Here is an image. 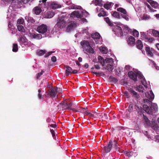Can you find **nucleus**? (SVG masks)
<instances>
[{"mask_svg": "<svg viewBox=\"0 0 159 159\" xmlns=\"http://www.w3.org/2000/svg\"><path fill=\"white\" fill-rule=\"evenodd\" d=\"M80 44L84 52L86 54H93L94 52L93 49L90 46L87 40H83L80 42Z\"/></svg>", "mask_w": 159, "mask_h": 159, "instance_id": "nucleus-1", "label": "nucleus"}, {"mask_svg": "<svg viewBox=\"0 0 159 159\" xmlns=\"http://www.w3.org/2000/svg\"><path fill=\"white\" fill-rule=\"evenodd\" d=\"M60 105H62V107L65 110H70L75 112H79L75 108H71V107L72 105V103L71 102L69 103L67 101L65 102L62 101L60 103Z\"/></svg>", "mask_w": 159, "mask_h": 159, "instance_id": "nucleus-2", "label": "nucleus"}, {"mask_svg": "<svg viewBox=\"0 0 159 159\" xmlns=\"http://www.w3.org/2000/svg\"><path fill=\"white\" fill-rule=\"evenodd\" d=\"M145 50L146 54L149 57H152L154 56V54L156 51L155 49L152 48L147 46L145 48Z\"/></svg>", "mask_w": 159, "mask_h": 159, "instance_id": "nucleus-3", "label": "nucleus"}, {"mask_svg": "<svg viewBox=\"0 0 159 159\" xmlns=\"http://www.w3.org/2000/svg\"><path fill=\"white\" fill-rule=\"evenodd\" d=\"M37 30L39 33H41L43 35L44 34H45L48 30L47 26L42 24L37 27Z\"/></svg>", "mask_w": 159, "mask_h": 159, "instance_id": "nucleus-4", "label": "nucleus"}, {"mask_svg": "<svg viewBox=\"0 0 159 159\" xmlns=\"http://www.w3.org/2000/svg\"><path fill=\"white\" fill-rule=\"evenodd\" d=\"M58 20V21L56 24L57 26L61 29L64 28L66 25V22L64 20L62 17L59 18Z\"/></svg>", "mask_w": 159, "mask_h": 159, "instance_id": "nucleus-5", "label": "nucleus"}, {"mask_svg": "<svg viewBox=\"0 0 159 159\" xmlns=\"http://www.w3.org/2000/svg\"><path fill=\"white\" fill-rule=\"evenodd\" d=\"M116 10L120 12L122 14H121V16L122 17L126 20H129V18L127 14V12L125 9L122 7H119L117 8Z\"/></svg>", "mask_w": 159, "mask_h": 159, "instance_id": "nucleus-6", "label": "nucleus"}, {"mask_svg": "<svg viewBox=\"0 0 159 159\" xmlns=\"http://www.w3.org/2000/svg\"><path fill=\"white\" fill-rule=\"evenodd\" d=\"M56 94L55 88L52 87L50 89V91L48 93H47L46 92L45 95L46 97H49V95L50 97L53 98L55 97Z\"/></svg>", "mask_w": 159, "mask_h": 159, "instance_id": "nucleus-7", "label": "nucleus"}, {"mask_svg": "<svg viewBox=\"0 0 159 159\" xmlns=\"http://www.w3.org/2000/svg\"><path fill=\"white\" fill-rule=\"evenodd\" d=\"M113 145V142L111 140H110L107 146L104 147V149L106 153L109 152L111 150Z\"/></svg>", "mask_w": 159, "mask_h": 159, "instance_id": "nucleus-8", "label": "nucleus"}, {"mask_svg": "<svg viewBox=\"0 0 159 159\" xmlns=\"http://www.w3.org/2000/svg\"><path fill=\"white\" fill-rule=\"evenodd\" d=\"M115 34H116L118 36H121L123 35V32L121 28L119 26H116L114 29Z\"/></svg>", "mask_w": 159, "mask_h": 159, "instance_id": "nucleus-9", "label": "nucleus"}, {"mask_svg": "<svg viewBox=\"0 0 159 159\" xmlns=\"http://www.w3.org/2000/svg\"><path fill=\"white\" fill-rule=\"evenodd\" d=\"M128 75L130 79L134 80L135 81L138 80L137 75L134 72L132 71H129L128 72Z\"/></svg>", "mask_w": 159, "mask_h": 159, "instance_id": "nucleus-10", "label": "nucleus"}, {"mask_svg": "<svg viewBox=\"0 0 159 159\" xmlns=\"http://www.w3.org/2000/svg\"><path fill=\"white\" fill-rule=\"evenodd\" d=\"M143 107L144 110L146 112L149 114H152L153 111L152 106L149 107L147 105H143Z\"/></svg>", "mask_w": 159, "mask_h": 159, "instance_id": "nucleus-11", "label": "nucleus"}, {"mask_svg": "<svg viewBox=\"0 0 159 159\" xmlns=\"http://www.w3.org/2000/svg\"><path fill=\"white\" fill-rule=\"evenodd\" d=\"M70 16L72 17L75 16L77 18H81L83 16L80 13V12L78 11H75L72 12L70 14Z\"/></svg>", "mask_w": 159, "mask_h": 159, "instance_id": "nucleus-12", "label": "nucleus"}, {"mask_svg": "<svg viewBox=\"0 0 159 159\" xmlns=\"http://www.w3.org/2000/svg\"><path fill=\"white\" fill-rule=\"evenodd\" d=\"M146 97L149 100H152L154 98V95L152 91H150L149 92H147L145 93Z\"/></svg>", "mask_w": 159, "mask_h": 159, "instance_id": "nucleus-13", "label": "nucleus"}, {"mask_svg": "<svg viewBox=\"0 0 159 159\" xmlns=\"http://www.w3.org/2000/svg\"><path fill=\"white\" fill-rule=\"evenodd\" d=\"M147 2L150 3L152 7L155 8H157L159 6V4L156 1L152 0H148Z\"/></svg>", "mask_w": 159, "mask_h": 159, "instance_id": "nucleus-14", "label": "nucleus"}, {"mask_svg": "<svg viewBox=\"0 0 159 159\" xmlns=\"http://www.w3.org/2000/svg\"><path fill=\"white\" fill-rule=\"evenodd\" d=\"M20 43L24 45H27V39L24 36H21L19 39Z\"/></svg>", "mask_w": 159, "mask_h": 159, "instance_id": "nucleus-15", "label": "nucleus"}, {"mask_svg": "<svg viewBox=\"0 0 159 159\" xmlns=\"http://www.w3.org/2000/svg\"><path fill=\"white\" fill-rule=\"evenodd\" d=\"M127 42L128 44L129 45H134L135 44V39L133 36H130L129 37Z\"/></svg>", "mask_w": 159, "mask_h": 159, "instance_id": "nucleus-16", "label": "nucleus"}, {"mask_svg": "<svg viewBox=\"0 0 159 159\" xmlns=\"http://www.w3.org/2000/svg\"><path fill=\"white\" fill-rule=\"evenodd\" d=\"M31 36L33 38L37 39H40L43 37L41 34H38L37 33H32L31 34Z\"/></svg>", "mask_w": 159, "mask_h": 159, "instance_id": "nucleus-17", "label": "nucleus"}, {"mask_svg": "<svg viewBox=\"0 0 159 159\" xmlns=\"http://www.w3.org/2000/svg\"><path fill=\"white\" fill-rule=\"evenodd\" d=\"M100 35L98 32L93 33L91 34V37L96 41V40H98L100 39Z\"/></svg>", "mask_w": 159, "mask_h": 159, "instance_id": "nucleus-18", "label": "nucleus"}, {"mask_svg": "<svg viewBox=\"0 0 159 159\" xmlns=\"http://www.w3.org/2000/svg\"><path fill=\"white\" fill-rule=\"evenodd\" d=\"M76 26V24L73 22L71 23L69 25L67 28V30L68 32H69L71 30H72L74 28H75Z\"/></svg>", "mask_w": 159, "mask_h": 159, "instance_id": "nucleus-19", "label": "nucleus"}, {"mask_svg": "<svg viewBox=\"0 0 159 159\" xmlns=\"http://www.w3.org/2000/svg\"><path fill=\"white\" fill-rule=\"evenodd\" d=\"M100 12L98 14V16L99 17H101V16H107V12L105 11L104 10V9L102 8H101L100 9Z\"/></svg>", "mask_w": 159, "mask_h": 159, "instance_id": "nucleus-20", "label": "nucleus"}, {"mask_svg": "<svg viewBox=\"0 0 159 159\" xmlns=\"http://www.w3.org/2000/svg\"><path fill=\"white\" fill-rule=\"evenodd\" d=\"M137 48L140 49L141 50L142 49L143 45L142 43V41L140 40H138L136 43Z\"/></svg>", "mask_w": 159, "mask_h": 159, "instance_id": "nucleus-21", "label": "nucleus"}, {"mask_svg": "<svg viewBox=\"0 0 159 159\" xmlns=\"http://www.w3.org/2000/svg\"><path fill=\"white\" fill-rule=\"evenodd\" d=\"M51 7L52 9H55L61 8V6L60 5L58 4L55 2H53L51 4Z\"/></svg>", "mask_w": 159, "mask_h": 159, "instance_id": "nucleus-22", "label": "nucleus"}, {"mask_svg": "<svg viewBox=\"0 0 159 159\" xmlns=\"http://www.w3.org/2000/svg\"><path fill=\"white\" fill-rule=\"evenodd\" d=\"M98 62L101 63L102 66H104L105 65V60L103 57L100 56H99L98 57Z\"/></svg>", "mask_w": 159, "mask_h": 159, "instance_id": "nucleus-23", "label": "nucleus"}, {"mask_svg": "<svg viewBox=\"0 0 159 159\" xmlns=\"http://www.w3.org/2000/svg\"><path fill=\"white\" fill-rule=\"evenodd\" d=\"M34 12L36 15L39 14L42 11V10L40 7H35L33 9Z\"/></svg>", "mask_w": 159, "mask_h": 159, "instance_id": "nucleus-24", "label": "nucleus"}, {"mask_svg": "<svg viewBox=\"0 0 159 159\" xmlns=\"http://www.w3.org/2000/svg\"><path fill=\"white\" fill-rule=\"evenodd\" d=\"M66 75L68 76L71 73L72 69L70 67L68 66H66Z\"/></svg>", "mask_w": 159, "mask_h": 159, "instance_id": "nucleus-25", "label": "nucleus"}, {"mask_svg": "<svg viewBox=\"0 0 159 159\" xmlns=\"http://www.w3.org/2000/svg\"><path fill=\"white\" fill-rule=\"evenodd\" d=\"M25 19L27 20V21L29 23L34 24L35 22V20L32 17L29 16H26Z\"/></svg>", "mask_w": 159, "mask_h": 159, "instance_id": "nucleus-26", "label": "nucleus"}, {"mask_svg": "<svg viewBox=\"0 0 159 159\" xmlns=\"http://www.w3.org/2000/svg\"><path fill=\"white\" fill-rule=\"evenodd\" d=\"M130 93L133 94L132 96L134 98H139V94L135 91L132 89L130 90Z\"/></svg>", "mask_w": 159, "mask_h": 159, "instance_id": "nucleus-27", "label": "nucleus"}, {"mask_svg": "<svg viewBox=\"0 0 159 159\" xmlns=\"http://www.w3.org/2000/svg\"><path fill=\"white\" fill-rule=\"evenodd\" d=\"M143 120H144L146 125L147 126H150L151 124L150 121L146 116L143 115Z\"/></svg>", "mask_w": 159, "mask_h": 159, "instance_id": "nucleus-28", "label": "nucleus"}, {"mask_svg": "<svg viewBox=\"0 0 159 159\" xmlns=\"http://www.w3.org/2000/svg\"><path fill=\"white\" fill-rule=\"evenodd\" d=\"M104 20L109 26H112V25H113L108 17H107L104 18Z\"/></svg>", "mask_w": 159, "mask_h": 159, "instance_id": "nucleus-29", "label": "nucleus"}, {"mask_svg": "<svg viewBox=\"0 0 159 159\" xmlns=\"http://www.w3.org/2000/svg\"><path fill=\"white\" fill-rule=\"evenodd\" d=\"M111 14L112 16L116 18H120V15L118 12L115 11L114 12H111Z\"/></svg>", "mask_w": 159, "mask_h": 159, "instance_id": "nucleus-30", "label": "nucleus"}, {"mask_svg": "<svg viewBox=\"0 0 159 159\" xmlns=\"http://www.w3.org/2000/svg\"><path fill=\"white\" fill-rule=\"evenodd\" d=\"M100 50L104 54H106L108 52L107 48L104 47H101L100 48Z\"/></svg>", "mask_w": 159, "mask_h": 159, "instance_id": "nucleus-31", "label": "nucleus"}, {"mask_svg": "<svg viewBox=\"0 0 159 159\" xmlns=\"http://www.w3.org/2000/svg\"><path fill=\"white\" fill-rule=\"evenodd\" d=\"M18 47L17 43H14L12 47V51L14 52H16L18 51Z\"/></svg>", "mask_w": 159, "mask_h": 159, "instance_id": "nucleus-32", "label": "nucleus"}, {"mask_svg": "<svg viewBox=\"0 0 159 159\" xmlns=\"http://www.w3.org/2000/svg\"><path fill=\"white\" fill-rule=\"evenodd\" d=\"M114 68L113 64H108L106 66V69L109 71H112Z\"/></svg>", "mask_w": 159, "mask_h": 159, "instance_id": "nucleus-33", "label": "nucleus"}, {"mask_svg": "<svg viewBox=\"0 0 159 159\" xmlns=\"http://www.w3.org/2000/svg\"><path fill=\"white\" fill-rule=\"evenodd\" d=\"M46 51L45 50H40L37 53V55L39 56H41L44 55Z\"/></svg>", "mask_w": 159, "mask_h": 159, "instance_id": "nucleus-34", "label": "nucleus"}, {"mask_svg": "<svg viewBox=\"0 0 159 159\" xmlns=\"http://www.w3.org/2000/svg\"><path fill=\"white\" fill-rule=\"evenodd\" d=\"M111 2L109 3H106L104 4L103 7L105 9L108 10L111 7Z\"/></svg>", "mask_w": 159, "mask_h": 159, "instance_id": "nucleus-35", "label": "nucleus"}, {"mask_svg": "<svg viewBox=\"0 0 159 159\" xmlns=\"http://www.w3.org/2000/svg\"><path fill=\"white\" fill-rule=\"evenodd\" d=\"M54 15V12L49 11L48 12L47 17L48 18H51Z\"/></svg>", "mask_w": 159, "mask_h": 159, "instance_id": "nucleus-36", "label": "nucleus"}, {"mask_svg": "<svg viewBox=\"0 0 159 159\" xmlns=\"http://www.w3.org/2000/svg\"><path fill=\"white\" fill-rule=\"evenodd\" d=\"M106 63H109V64H113L112 63L113 62V59L112 58H107L105 59Z\"/></svg>", "mask_w": 159, "mask_h": 159, "instance_id": "nucleus-37", "label": "nucleus"}, {"mask_svg": "<svg viewBox=\"0 0 159 159\" xmlns=\"http://www.w3.org/2000/svg\"><path fill=\"white\" fill-rule=\"evenodd\" d=\"M139 77L141 80V81L142 84L143 85H144L145 87H146L144 85V83H145V80L144 79V78H143V75L142 74H140L139 75Z\"/></svg>", "mask_w": 159, "mask_h": 159, "instance_id": "nucleus-38", "label": "nucleus"}, {"mask_svg": "<svg viewBox=\"0 0 159 159\" xmlns=\"http://www.w3.org/2000/svg\"><path fill=\"white\" fill-rule=\"evenodd\" d=\"M17 29L19 31L22 32H24L25 31V29L22 25H19L17 26Z\"/></svg>", "mask_w": 159, "mask_h": 159, "instance_id": "nucleus-39", "label": "nucleus"}, {"mask_svg": "<svg viewBox=\"0 0 159 159\" xmlns=\"http://www.w3.org/2000/svg\"><path fill=\"white\" fill-rule=\"evenodd\" d=\"M125 155L129 157H130L133 155V152L132 151L127 152L126 151L125 153Z\"/></svg>", "mask_w": 159, "mask_h": 159, "instance_id": "nucleus-40", "label": "nucleus"}, {"mask_svg": "<svg viewBox=\"0 0 159 159\" xmlns=\"http://www.w3.org/2000/svg\"><path fill=\"white\" fill-rule=\"evenodd\" d=\"M78 7H80V6H76L74 4H72L69 7V8L71 9H79Z\"/></svg>", "mask_w": 159, "mask_h": 159, "instance_id": "nucleus-41", "label": "nucleus"}, {"mask_svg": "<svg viewBox=\"0 0 159 159\" xmlns=\"http://www.w3.org/2000/svg\"><path fill=\"white\" fill-rule=\"evenodd\" d=\"M133 34L135 37H138L139 35V32L137 30H134L133 31Z\"/></svg>", "mask_w": 159, "mask_h": 159, "instance_id": "nucleus-42", "label": "nucleus"}, {"mask_svg": "<svg viewBox=\"0 0 159 159\" xmlns=\"http://www.w3.org/2000/svg\"><path fill=\"white\" fill-rule=\"evenodd\" d=\"M39 93L38 94V96L39 99H43V96L41 94V91L40 89H39L38 91Z\"/></svg>", "mask_w": 159, "mask_h": 159, "instance_id": "nucleus-43", "label": "nucleus"}, {"mask_svg": "<svg viewBox=\"0 0 159 159\" xmlns=\"http://www.w3.org/2000/svg\"><path fill=\"white\" fill-rule=\"evenodd\" d=\"M152 33L154 36L159 37V32L158 31L155 30H153Z\"/></svg>", "mask_w": 159, "mask_h": 159, "instance_id": "nucleus-44", "label": "nucleus"}, {"mask_svg": "<svg viewBox=\"0 0 159 159\" xmlns=\"http://www.w3.org/2000/svg\"><path fill=\"white\" fill-rule=\"evenodd\" d=\"M113 143L114 146H115L116 149H117L118 148H119L118 147V146H119V144L117 143V140H114L113 142Z\"/></svg>", "mask_w": 159, "mask_h": 159, "instance_id": "nucleus-45", "label": "nucleus"}, {"mask_svg": "<svg viewBox=\"0 0 159 159\" xmlns=\"http://www.w3.org/2000/svg\"><path fill=\"white\" fill-rule=\"evenodd\" d=\"M96 113L95 115V117L96 118H102L103 117V114L101 113H98L95 112Z\"/></svg>", "mask_w": 159, "mask_h": 159, "instance_id": "nucleus-46", "label": "nucleus"}, {"mask_svg": "<svg viewBox=\"0 0 159 159\" xmlns=\"http://www.w3.org/2000/svg\"><path fill=\"white\" fill-rule=\"evenodd\" d=\"M138 91L140 92H143V88L142 85H139L137 87Z\"/></svg>", "mask_w": 159, "mask_h": 159, "instance_id": "nucleus-47", "label": "nucleus"}, {"mask_svg": "<svg viewBox=\"0 0 159 159\" xmlns=\"http://www.w3.org/2000/svg\"><path fill=\"white\" fill-rule=\"evenodd\" d=\"M133 105L131 104H130L129 106L128 107V111L129 112H131L133 111Z\"/></svg>", "mask_w": 159, "mask_h": 159, "instance_id": "nucleus-48", "label": "nucleus"}, {"mask_svg": "<svg viewBox=\"0 0 159 159\" xmlns=\"http://www.w3.org/2000/svg\"><path fill=\"white\" fill-rule=\"evenodd\" d=\"M134 107L136 111H141L142 109V108L141 107H139L137 105H135Z\"/></svg>", "mask_w": 159, "mask_h": 159, "instance_id": "nucleus-49", "label": "nucleus"}, {"mask_svg": "<svg viewBox=\"0 0 159 159\" xmlns=\"http://www.w3.org/2000/svg\"><path fill=\"white\" fill-rule=\"evenodd\" d=\"M150 61L152 62V63L153 64L154 66L155 67L156 69L157 70H159V67L152 60H151Z\"/></svg>", "mask_w": 159, "mask_h": 159, "instance_id": "nucleus-50", "label": "nucleus"}, {"mask_svg": "<svg viewBox=\"0 0 159 159\" xmlns=\"http://www.w3.org/2000/svg\"><path fill=\"white\" fill-rule=\"evenodd\" d=\"M142 38L145 39L146 40H147L149 38L148 36L144 33H143L142 34Z\"/></svg>", "mask_w": 159, "mask_h": 159, "instance_id": "nucleus-51", "label": "nucleus"}, {"mask_svg": "<svg viewBox=\"0 0 159 159\" xmlns=\"http://www.w3.org/2000/svg\"><path fill=\"white\" fill-rule=\"evenodd\" d=\"M24 23V20L23 19H19L17 20V23L18 24H23Z\"/></svg>", "mask_w": 159, "mask_h": 159, "instance_id": "nucleus-52", "label": "nucleus"}, {"mask_svg": "<svg viewBox=\"0 0 159 159\" xmlns=\"http://www.w3.org/2000/svg\"><path fill=\"white\" fill-rule=\"evenodd\" d=\"M44 72V71L42 70L41 72L38 73L37 74L36 79H39Z\"/></svg>", "mask_w": 159, "mask_h": 159, "instance_id": "nucleus-53", "label": "nucleus"}, {"mask_svg": "<svg viewBox=\"0 0 159 159\" xmlns=\"http://www.w3.org/2000/svg\"><path fill=\"white\" fill-rule=\"evenodd\" d=\"M54 52L51 51L48 52L44 56V57L45 58H47L52 53Z\"/></svg>", "mask_w": 159, "mask_h": 159, "instance_id": "nucleus-54", "label": "nucleus"}, {"mask_svg": "<svg viewBox=\"0 0 159 159\" xmlns=\"http://www.w3.org/2000/svg\"><path fill=\"white\" fill-rule=\"evenodd\" d=\"M110 79L111 80L115 83H116L118 81L117 79L112 76H110Z\"/></svg>", "mask_w": 159, "mask_h": 159, "instance_id": "nucleus-55", "label": "nucleus"}, {"mask_svg": "<svg viewBox=\"0 0 159 159\" xmlns=\"http://www.w3.org/2000/svg\"><path fill=\"white\" fill-rule=\"evenodd\" d=\"M56 126H57V125L55 124H48V127H52L55 128L56 127Z\"/></svg>", "mask_w": 159, "mask_h": 159, "instance_id": "nucleus-56", "label": "nucleus"}, {"mask_svg": "<svg viewBox=\"0 0 159 159\" xmlns=\"http://www.w3.org/2000/svg\"><path fill=\"white\" fill-rule=\"evenodd\" d=\"M51 61L53 62H55L57 61V58L55 56H53L51 57Z\"/></svg>", "mask_w": 159, "mask_h": 159, "instance_id": "nucleus-57", "label": "nucleus"}, {"mask_svg": "<svg viewBox=\"0 0 159 159\" xmlns=\"http://www.w3.org/2000/svg\"><path fill=\"white\" fill-rule=\"evenodd\" d=\"M154 40V39L153 38L149 37L147 41H148L150 43H152Z\"/></svg>", "mask_w": 159, "mask_h": 159, "instance_id": "nucleus-58", "label": "nucleus"}, {"mask_svg": "<svg viewBox=\"0 0 159 159\" xmlns=\"http://www.w3.org/2000/svg\"><path fill=\"white\" fill-rule=\"evenodd\" d=\"M50 132L52 135L53 137H54L55 135V133L54 131L52 129H50Z\"/></svg>", "mask_w": 159, "mask_h": 159, "instance_id": "nucleus-59", "label": "nucleus"}, {"mask_svg": "<svg viewBox=\"0 0 159 159\" xmlns=\"http://www.w3.org/2000/svg\"><path fill=\"white\" fill-rule=\"evenodd\" d=\"M55 89L56 90V93L57 92H60L61 91V89L59 88H55Z\"/></svg>", "mask_w": 159, "mask_h": 159, "instance_id": "nucleus-60", "label": "nucleus"}, {"mask_svg": "<svg viewBox=\"0 0 159 159\" xmlns=\"http://www.w3.org/2000/svg\"><path fill=\"white\" fill-rule=\"evenodd\" d=\"M153 109L155 111H157V105L154 104L153 105Z\"/></svg>", "mask_w": 159, "mask_h": 159, "instance_id": "nucleus-61", "label": "nucleus"}, {"mask_svg": "<svg viewBox=\"0 0 159 159\" xmlns=\"http://www.w3.org/2000/svg\"><path fill=\"white\" fill-rule=\"evenodd\" d=\"M146 6L147 7L149 8L151 11H154L153 9L151 8V7L148 4H147Z\"/></svg>", "mask_w": 159, "mask_h": 159, "instance_id": "nucleus-62", "label": "nucleus"}, {"mask_svg": "<svg viewBox=\"0 0 159 159\" xmlns=\"http://www.w3.org/2000/svg\"><path fill=\"white\" fill-rule=\"evenodd\" d=\"M8 27L9 28L11 29H13V27H14V26H13V25L10 23H9V24H8Z\"/></svg>", "mask_w": 159, "mask_h": 159, "instance_id": "nucleus-63", "label": "nucleus"}, {"mask_svg": "<svg viewBox=\"0 0 159 159\" xmlns=\"http://www.w3.org/2000/svg\"><path fill=\"white\" fill-rule=\"evenodd\" d=\"M124 95L126 96L127 98H129V95L128 92L127 91H125L124 93Z\"/></svg>", "mask_w": 159, "mask_h": 159, "instance_id": "nucleus-64", "label": "nucleus"}]
</instances>
